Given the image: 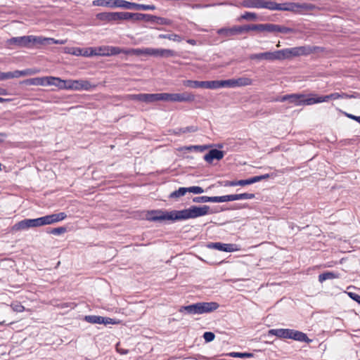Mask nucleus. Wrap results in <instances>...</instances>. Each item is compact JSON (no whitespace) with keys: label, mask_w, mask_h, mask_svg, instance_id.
I'll list each match as a JSON object with an SVG mask.
<instances>
[{"label":"nucleus","mask_w":360,"mask_h":360,"mask_svg":"<svg viewBox=\"0 0 360 360\" xmlns=\"http://www.w3.org/2000/svg\"><path fill=\"white\" fill-rule=\"evenodd\" d=\"M269 335H275L278 338L287 339V328L270 329L268 331Z\"/></svg>","instance_id":"31"},{"label":"nucleus","mask_w":360,"mask_h":360,"mask_svg":"<svg viewBox=\"0 0 360 360\" xmlns=\"http://www.w3.org/2000/svg\"><path fill=\"white\" fill-rule=\"evenodd\" d=\"M67 217L65 212H59L42 217L44 224L49 225L64 220Z\"/></svg>","instance_id":"19"},{"label":"nucleus","mask_w":360,"mask_h":360,"mask_svg":"<svg viewBox=\"0 0 360 360\" xmlns=\"http://www.w3.org/2000/svg\"><path fill=\"white\" fill-rule=\"evenodd\" d=\"M272 101L275 102L288 101L296 106L311 105L316 103L314 94H309L307 96L302 94H286L281 97H276Z\"/></svg>","instance_id":"5"},{"label":"nucleus","mask_w":360,"mask_h":360,"mask_svg":"<svg viewBox=\"0 0 360 360\" xmlns=\"http://www.w3.org/2000/svg\"><path fill=\"white\" fill-rule=\"evenodd\" d=\"M64 80L56 77H46V86H55L63 89Z\"/></svg>","instance_id":"26"},{"label":"nucleus","mask_w":360,"mask_h":360,"mask_svg":"<svg viewBox=\"0 0 360 360\" xmlns=\"http://www.w3.org/2000/svg\"><path fill=\"white\" fill-rule=\"evenodd\" d=\"M224 156V152L218 149H211L205 156L204 160L211 164L214 160H220Z\"/></svg>","instance_id":"21"},{"label":"nucleus","mask_w":360,"mask_h":360,"mask_svg":"<svg viewBox=\"0 0 360 360\" xmlns=\"http://www.w3.org/2000/svg\"><path fill=\"white\" fill-rule=\"evenodd\" d=\"M96 18L101 21L110 23L120 21V12H103L97 13Z\"/></svg>","instance_id":"14"},{"label":"nucleus","mask_w":360,"mask_h":360,"mask_svg":"<svg viewBox=\"0 0 360 360\" xmlns=\"http://www.w3.org/2000/svg\"><path fill=\"white\" fill-rule=\"evenodd\" d=\"M193 202L195 203H205L208 202L207 201V196H198L194 197L192 200Z\"/></svg>","instance_id":"54"},{"label":"nucleus","mask_w":360,"mask_h":360,"mask_svg":"<svg viewBox=\"0 0 360 360\" xmlns=\"http://www.w3.org/2000/svg\"><path fill=\"white\" fill-rule=\"evenodd\" d=\"M217 33L224 37H230L232 36L240 34V26H233L232 27H222L217 31Z\"/></svg>","instance_id":"20"},{"label":"nucleus","mask_w":360,"mask_h":360,"mask_svg":"<svg viewBox=\"0 0 360 360\" xmlns=\"http://www.w3.org/2000/svg\"><path fill=\"white\" fill-rule=\"evenodd\" d=\"M12 306L13 309L18 312H22L25 309V307L20 304H13Z\"/></svg>","instance_id":"61"},{"label":"nucleus","mask_w":360,"mask_h":360,"mask_svg":"<svg viewBox=\"0 0 360 360\" xmlns=\"http://www.w3.org/2000/svg\"><path fill=\"white\" fill-rule=\"evenodd\" d=\"M129 98L132 101L146 103V94H131L129 95Z\"/></svg>","instance_id":"44"},{"label":"nucleus","mask_w":360,"mask_h":360,"mask_svg":"<svg viewBox=\"0 0 360 360\" xmlns=\"http://www.w3.org/2000/svg\"><path fill=\"white\" fill-rule=\"evenodd\" d=\"M66 231L67 229L65 227L60 226L51 229V231L49 233L51 234L59 236L66 232Z\"/></svg>","instance_id":"48"},{"label":"nucleus","mask_w":360,"mask_h":360,"mask_svg":"<svg viewBox=\"0 0 360 360\" xmlns=\"http://www.w3.org/2000/svg\"><path fill=\"white\" fill-rule=\"evenodd\" d=\"M257 14L252 12H245L240 18V19H243L246 20H255L257 19Z\"/></svg>","instance_id":"45"},{"label":"nucleus","mask_w":360,"mask_h":360,"mask_svg":"<svg viewBox=\"0 0 360 360\" xmlns=\"http://www.w3.org/2000/svg\"><path fill=\"white\" fill-rule=\"evenodd\" d=\"M241 33L248 32L250 31H257L262 32H263V24H257V25H245L240 26Z\"/></svg>","instance_id":"30"},{"label":"nucleus","mask_w":360,"mask_h":360,"mask_svg":"<svg viewBox=\"0 0 360 360\" xmlns=\"http://www.w3.org/2000/svg\"><path fill=\"white\" fill-rule=\"evenodd\" d=\"M155 15H153L150 14L141 13V20H145L146 22H150L155 23Z\"/></svg>","instance_id":"52"},{"label":"nucleus","mask_w":360,"mask_h":360,"mask_svg":"<svg viewBox=\"0 0 360 360\" xmlns=\"http://www.w3.org/2000/svg\"><path fill=\"white\" fill-rule=\"evenodd\" d=\"M287 339H292L301 342L310 343L312 340L309 339L307 334L294 329L287 328Z\"/></svg>","instance_id":"15"},{"label":"nucleus","mask_w":360,"mask_h":360,"mask_svg":"<svg viewBox=\"0 0 360 360\" xmlns=\"http://www.w3.org/2000/svg\"><path fill=\"white\" fill-rule=\"evenodd\" d=\"M151 53L152 48L124 49V53L126 55H134L136 56H151Z\"/></svg>","instance_id":"23"},{"label":"nucleus","mask_w":360,"mask_h":360,"mask_svg":"<svg viewBox=\"0 0 360 360\" xmlns=\"http://www.w3.org/2000/svg\"><path fill=\"white\" fill-rule=\"evenodd\" d=\"M262 6L264 8H267L271 11H291L295 13H300L302 11H311L316 8L314 5L307 3L278 4L274 1H265Z\"/></svg>","instance_id":"2"},{"label":"nucleus","mask_w":360,"mask_h":360,"mask_svg":"<svg viewBox=\"0 0 360 360\" xmlns=\"http://www.w3.org/2000/svg\"><path fill=\"white\" fill-rule=\"evenodd\" d=\"M183 85L186 87H190L193 89L202 88L203 89V81H196V80H184L183 81Z\"/></svg>","instance_id":"33"},{"label":"nucleus","mask_w":360,"mask_h":360,"mask_svg":"<svg viewBox=\"0 0 360 360\" xmlns=\"http://www.w3.org/2000/svg\"><path fill=\"white\" fill-rule=\"evenodd\" d=\"M96 87L95 84H92L88 80L85 79H68L64 80L63 89L75 90V91H90Z\"/></svg>","instance_id":"7"},{"label":"nucleus","mask_w":360,"mask_h":360,"mask_svg":"<svg viewBox=\"0 0 360 360\" xmlns=\"http://www.w3.org/2000/svg\"><path fill=\"white\" fill-rule=\"evenodd\" d=\"M318 46H301L274 51V60L291 59L294 57L307 56L319 49Z\"/></svg>","instance_id":"3"},{"label":"nucleus","mask_w":360,"mask_h":360,"mask_svg":"<svg viewBox=\"0 0 360 360\" xmlns=\"http://www.w3.org/2000/svg\"><path fill=\"white\" fill-rule=\"evenodd\" d=\"M243 6H245L246 8H264V7L262 6L264 5V2H262V1L253 2V1H243Z\"/></svg>","instance_id":"41"},{"label":"nucleus","mask_w":360,"mask_h":360,"mask_svg":"<svg viewBox=\"0 0 360 360\" xmlns=\"http://www.w3.org/2000/svg\"><path fill=\"white\" fill-rule=\"evenodd\" d=\"M155 23L158 25H167L168 20L166 18L155 16Z\"/></svg>","instance_id":"57"},{"label":"nucleus","mask_w":360,"mask_h":360,"mask_svg":"<svg viewBox=\"0 0 360 360\" xmlns=\"http://www.w3.org/2000/svg\"><path fill=\"white\" fill-rule=\"evenodd\" d=\"M345 115L348 117V118H350L353 120H355L357 122H359L360 124V116H356V115H354L352 114H349V113H347V112H345Z\"/></svg>","instance_id":"62"},{"label":"nucleus","mask_w":360,"mask_h":360,"mask_svg":"<svg viewBox=\"0 0 360 360\" xmlns=\"http://www.w3.org/2000/svg\"><path fill=\"white\" fill-rule=\"evenodd\" d=\"M251 184L250 178L247 179H241L238 180V186H244L246 185H250Z\"/></svg>","instance_id":"59"},{"label":"nucleus","mask_w":360,"mask_h":360,"mask_svg":"<svg viewBox=\"0 0 360 360\" xmlns=\"http://www.w3.org/2000/svg\"><path fill=\"white\" fill-rule=\"evenodd\" d=\"M84 320L86 321L87 323H92V324H103V325H108V324H116L117 322L111 318L108 317H103L101 316H96V315H87L85 316L84 318Z\"/></svg>","instance_id":"13"},{"label":"nucleus","mask_w":360,"mask_h":360,"mask_svg":"<svg viewBox=\"0 0 360 360\" xmlns=\"http://www.w3.org/2000/svg\"><path fill=\"white\" fill-rule=\"evenodd\" d=\"M156 8L155 5H146L141 4L134 2H128V8L127 9H136V10H141V11H153Z\"/></svg>","instance_id":"28"},{"label":"nucleus","mask_w":360,"mask_h":360,"mask_svg":"<svg viewBox=\"0 0 360 360\" xmlns=\"http://www.w3.org/2000/svg\"><path fill=\"white\" fill-rule=\"evenodd\" d=\"M224 3H219V4H217V5H224ZM216 4H192L190 6L193 8V9H198V8H207V7H210V6H215Z\"/></svg>","instance_id":"50"},{"label":"nucleus","mask_w":360,"mask_h":360,"mask_svg":"<svg viewBox=\"0 0 360 360\" xmlns=\"http://www.w3.org/2000/svg\"><path fill=\"white\" fill-rule=\"evenodd\" d=\"M187 191L195 194H200L204 192V190L200 186H193L187 188Z\"/></svg>","instance_id":"49"},{"label":"nucleus","mask_w":360,"mask_h":360,"mask_svg":"<svg viewBox=\"0 0 360 360\" xmlns=\"http://www.w3.org/2000/svg\"><path fill=\"white\" fill-rule=\"evenodd\" d=\"M249 58L250 60H266L269 61H273L274 60V51L253 53L251 54Z\"/></svg>","instance_id":"24"},{"label":"nucleus","mask_w":360,"mask_h":360,"mask_svg":"<svg viewBox=\"0 0 360 360\" xmlns=\"http://www.w3.org/2000/svg\"><path fill=\"white\" fill-rule=\"evenodd\" d=\"M269 177H270V174H265L260 175V176H255L250 177L251 184H252L259 182L262 180L267 179Z\"/></svg>","instance_id":"46"},{"label":"nucleus","mask_w":360,"mask_h":360,"mask_svg":"<svg viewBox=\"0 0 360 360\" xmlns=\"http://www.w3.org/2000/svg\"><path fill=\"white\" fill-rule=\"evenodd\" d=\"M197 130L198 127L195 126H189L175 129L174 134L179 135L181 134L195 132Z\"/></svg>","instance_id":"37"},{"label":"nucleus","mask_w":360,"mask_h":360,"mask_svg":"<svg viewBox=\"0 0 360 360\" xmlns=\"http://www.w3.org/2000/svg\"><path fill=\"white\" fill-rule=\"evenodd\" d=\"M203 338L207 342H212L215 338V335L212 332H205L203 334Z\"/></svg>","instance_id":"53"},{"label":"nucleus","mask_w":360,"mask_h":360,"mask_svg":"<svg viewBox=\"0 0 360 360\" xmlns=\"http://www.w3.org/2000/svg\"><path fill=\"white\" fill-rule=\"evenodd\" d=\"M225 186H238V181H226L224 184Z\"/></svg>","instance_id":"63"},{"label":"nucleus","mask_w":360,"mask_h":360,"mask_svg":"<svg viewBox=\"0 0 360 360\" xmlns=\"http://www.w3.org/2000/svg\"><path fill=\"white\" fill-rule=\"evenodd\" d=\"M252 80L246 77L223 80V88H236L251 85Z\"/></svg>","instance_id":"11"},{"label":"nucleus","mask_w":360,"mask_h":360,"mask_svg":"<svg viewBox=\"0 0 360 360\" xmlns=\"http://www.w3.org/2000/svg\"><path fill=\"white\" fill-rule=\"evenodd\" d=\"M223 88V80L203 81V89H217Z\"/></svg>","instance_id":"29"},{"label":"nucleus","mask_w":360,"mask_h":360,"mask_svg":"<svg viewBox=\"0 0 360 360\" xmlns=\"http://www.w3.org/2000/svg\"><path fill=\"white\" fill-rule=\"evenodd\" d=\"M352 98H355V96L354 95H349L346 93L335 92L326 96H318L314 94V101H316V103L328 102L330 100H337L339 98L348 99Z\"/></svg>","instance_id":"12"},{"label":"nucleus","mask_w":360,"mask_h":360,"mask_svg":"<svg viewBox=\"0 0 360 360\" xmlns=\"http://www.w3.org/2000/svg\"><path fill=\"white\" fill-rule=\"evenodd\" d=\"M34 72H33L29 69L25 70H15L13 72H0V81L6 80V79H9L11 78H18L21 76L31 75Z\"/></svg>","instance_id":"17"},{"label":"nucleus","mask_w":360,"mask_h":360,"mask_svg":"<svg viewBox=\"0 0 360 360\" xmlns=\"http://www.w3.org/2000/svg\"><path fill=\"white\" fill-rule=\"evenodd\" d=\"M207 201L211 202H221V198L220 196H207Z\"/></svg>","instance_id":"60"},{"label":"nucleus","mask_w":360,"mask_h":360,"mask_svg":"<svg viewBox=\"0 0 360 360\" xmlns=\"http://www.w3.org/2000/svg\"><path fill=\"white\" fill-rule=\"evenodd\" d=\"M210 146L208 145H193V146H188L181 148V150H187V151H195V152H203L208 149Z\"/></svg>","instance_id":"32"},{"label":"nucleus","mask_w":360,"mask_h":360,"mask_svg":"<svg viewBox=\"0 0 360 360\" xmlns=\"http://www.w3.org/2000/svg\"><path fill=\"white\" fill-rule=\"evenodd\" d=\"M221 202L234 201V194L220 196Z\"/></svg>","instance_id":"55"},{"label":"nucleus","mask_w":360,"mask_h":360,"mask_svg":"<svg viewBox=\"0 0 360 360\" xmlns=\"http://www.w3.org/2000/svg\"><path fill=\"white\" fill-rule=\"evenodd\" d=\"M30 85L46 86V77L31 78L27 81Z\"/></svg>","instance_id":"35"},{"label":"nucleus","mask_w":360,"mask_h":360,"mask_svg":"<svg viewBox=\"0 0 360 360\" xmlns=\"http://www.w3.org/2000/svg\"><path fill=\"white\" fill-rule=\"evenodd\" d=\"M176 56V51L172 49L152 48L151 56L160 58H169Z\"/></svg>","instance_id":"22"},{"label":"nucleus","mask_w":360,"mask_h":360,"mask_svg":"<svg viewBox=\"0 0 360 360\" xmlns=\"http://www.w3.org/2000/svg\"><path fill=\"white\" fill-rule=\"evenodd\" d=\"M40 45H50V44H63V41L55 39L53 38L44 37L41 36Z\"/></svg>","instance_id":"36"},{"label":"nucleus","mask_w":360,"mask_h":360,"mask_svg":"<svg viewBox=\"0 0 360 360\" xmlns=\"http://www.w3.org/2000/svg\"><path fill=\"white\" fill-rule=\"evenodd\" d=\"M8 46H15L20 48H33L41 43V36L27 35L11 37L7 40Z\"/></svg>","instance_id":"6"},{"label":"nucleus","mask_w":360,"mask_h":360,"mask_svg":"<svg viewBox=\"0 0 360 360\" xmlns=\"http://www.w3.org/2000/svg\"><path fill=\"white\" fill-rule=\"evenodd\" d=\"M211 213L208 205L201 207L192 205L186 209L172 210L170 212L162 210H151L148 213L147 219L150 221H162L165 220L172 221H184L195 219Z\"/></svg>","instance_id":"1"},{"label":"nucleus","mask_w":360,"mask_h":360,"mask_svg":"<svg viewBox=\"0 0 360 360\" xmlns=\"http://www.w3.org/2000/svg\"><path fill=\"white\" fill-rule=\"evenodd\" d=\"M187 188L180 187L179 189L172 192L169 195L170 198H176L184 195L187 193Z\"/></svg>","instance_id":"40"},{"label":"nucleus","mask_w":360,"mask_h":360,"mask_svg":"<svg viewBox=\"0 0 360 360\" xmlns=\"http://www.w3.org/2000/svg\"><path fill=\"white\" fill-rule=\"evenodd\" d=\"M41 226H44L42 217L36 219H25L15 224L12 227V230L18 231Z\"/></svg>","instance_id":"8"},{"label":"nucleus","mask_w":360,"mask_h":360,"mask_svg":"<svg viewBox=\"0 0 360 360\" xmlns=\"http://www.w3.org/2000/svg\"><path fill=\"white\" fill-rule=\"evenodd\" d=\"M89 57L92 56H100V53L98 51V47H89Z\"/></svg>","instance_id":"56"},{"label":"nucleus","mask_w":360,"mask_h":360,"mask_svg":"<svg viewBox=\"0 0 360 360\" xmlns=\"http://www.w3.org/2000/svg\"><path fill=\"white\" fill-rule=\"evenodd\" d=\"M219 307V304L215 302H200L187 306H182L179 309V312L186 311L188 314H202L210 313Z\"/></svg>","instance_id":"4"},{"label":"nucleus","mask_w":360,"mask_h":360,"mask_svg":"<svg viewBox=\"0 0 360 360\" xmlns=\"http://www.w3.org/2000/svg\"><path fill=\"white\" fill-rule=\"evenodd\" d=\"M82 56L89 57V49H82Z\"/></svg>","instance_id":"64"},{"label":"nucleus","mask_w":360,"mask_h":360,"mask_svg":"<svg viewBox=\"0 0 360 360\" xmlns=\"http://www.w3.org/2000/svg\"><path fill=\"white\" fill-rule=\"evenodd\" d=\"M128 2L125 0H94L92 5L94 6H103L110 8H128Z\"/></svg>","instance_id":"10"},{"label":"nucleus","mask_w":360,"mask_h":360,"mask_svg":"<svg viewBox=\"0 0 360 360\" xmlns=\"http://www.w3.org/2000/svg\"><path fill=\"white\" fill-rule=\"evenodd\" d=\"M255 195L254 193H240V194H234V200H248V199H253L255 198Z\"/></svg>","instance_id":"42"},{"label":"nucleus","mask_w":360,"mask_h":360,"mask_svg":"<svg viewBox=\"0 0 360 360\" xmlns=\"http://www.w3.org/2000/svg\"><path fill=\"white\" fill-rule=\"evenodd\" d=\"M276 32L283 33V34H289L294 32V30L290 27H287L285 26L277 25Z\"/></svg>","instance_id":"47"},{"label":"nucleus","mask_w":360,"mask_h":360,"mask_svg":"<svg viewBox=\"0 0 360 360\" xmlns=\"http://www.w3.org/2000/svg\"><path fill=\"white\" fill-rule=\"evenodd\" d=\"M263 32H267L269 33H276V29H277V25L276 24H271V23H266L263 24Z\"/></svg>","instance_id":"43"},{"label":"nucleus","mask_w":360,"mask_h":360,"mask_svg":"<svg viewBox=\"0 0 360 360\" xmlns=\"http://www.w3.org/2000/svg\"><path fill=\"white\" fill-rule=\"evenodd\" d=\"M210 248L218 250L219 251L232 252L238 250L237 245L236 244H227L222 243H211L207 245Z\"/></svg>","instance_id":"18"},{"label":"nucleus","mask_w":360,"mask_h":360,"mask_svg":"<svg viewBox=\"0 0 360 360\" xmlns=\"http://www.w3.org/2000/svg\"><path fill=\"white\" fill-rule=\"evenodd\" d=\"M100 56H112L124 53V49L112 46H98Z\"/></svg>","instance_id":"16"},{"label":"nucleus","mask_w":360,"mask_h":360,"mask_svg":"<svg viewBox=\"0 0 360 360\" xmlns=\"http://www.w3.org/2000/svg\"><path fill=\"white\" fill-rule=\"evenodd\" d=\"M165 93L146 94V103H152L156 101H165Z\"/></svg>","instance_id":"25"},{"label":"nucleus","mask_w":360,"mask_h":360,"mask_svg":"<svg viewBox=\"0 0 360 360\" xmlns=\"http://www.w3.org/2000/svg\"><path fill=\"white\" fill-rule=\"evenodd\" d=\"M228 356L234 357V358H252L254 354L252 353L249 352H232L227 354Z\"/></svg>","instance_id":"39"},{"label":"nucleus","mask_w":360,"mask_h":360,"mask_svg":"<svg viewBox=\"0 0 360 360\" xmlns=\"http://www.w3.org/2000/svg\"><path fill=\"white\" fill-rule=\"evenodd\" d=\"M338 277H339L338 274H336L334 272H330V271H327V272L321 274L319 276V281L320 283H323V281H325L326 280L337 278Z\"/></svg>","instance_id":"34"},{"label":"nucleus","mask_w":360,"mask_h":360,"mask_svg":"<svg viewBox=\"0 0 360 360\" xmlns=\"http://www.w3.org/2000/svg\"><path fill=\"white\" fill-rule=\"evenodd\" d=\"M68 53L76 56H82V48L79 47H72L69 49Z\"/></svg>","instance_id":"51"},{"label":"nucleus","mask_w":360,"mask_h":360,"mask_svg":"<svg viewBox=\"0 0 360 360\" xmlns=\"http://www.w3.org/2000/svg\"><path fill=\"white\" fill-rule=\"evenodd\" d=\"M349 296L357 303L360 304V295L354 292H349Z\"/></svg>","instance_id":"58"},{"label":"nucleus","mask_w":360,"mask_h":360,"mask_svg":"<svg viewBox=\"0 0 360 360\" xmlns=\"http://www.w3.org/2000/svg\"><path fill=\"white\" fill-rule=\"evenodd\" d=\"M165 101L171 102H193L195 99V96L188 91L174 94L165 93Z\"/></svg>","instance_id":"9"},{"label":"nucleus","mask_w":360,"mask_h":360,"mask_svg":"<svg viewBox=\"0 0 360 360\" xmlns=\"http://www.w3.org/2000/svg\"><path fill=\"white\" fill-rule=\"evenodd\" d=\"M132 20L134 21L141 20V13H129V12H120V21Z\"/></svg>","instance_id":"27"},{"label":"nucleus","mask_w":360,"mask_h":360,"mask_svg":"<svg viewBox=\"0 0 360 360\" xmlns=\"http://www.w3.org/2000/svg\"><path fill=\"white\" fill-rule=\"evenodd\" d=\"M160 39H167L174 41L180 42L181 37L176 34H161L158 36Z\"/></svg>","instance_id":"38"}]
</instances>
